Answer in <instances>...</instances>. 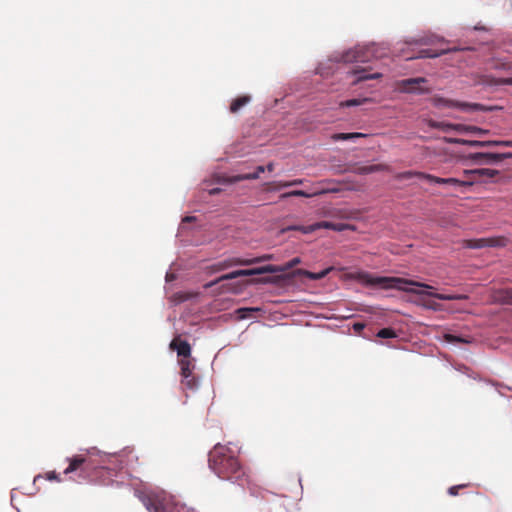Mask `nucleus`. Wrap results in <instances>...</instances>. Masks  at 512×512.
I'll use <instances>...</instances> for the list:
<instances>
[{"label": "nucleus", "instance_id": "nucleus-39", "mask_svg": "<svg viewBox=\"0 0 512 512\" xmlns=\"http://www.w3.org/2000/svg\"><path fill=\"white\" fill-rule=\"evenodd\" d=\"M501 146L512 147V141H510V140H501Z\"/></svg>", "mask_w": 512, "mask_h": 512}, {"label": "nucleus", "instance_id": "nucleus-16", "mask_svg": "<svg viewBox=\"0 0 512 512\" xmlns=\"http://www.w3.org/2000/svg\"><path fill=\"white\" fill-rule=\"evenodd\" d=\"M352 74L356 76V80L353 82L354 84L365 81V80H371V79H379L382 77L381 73H368L366 68H355L352 71Z\"/></svg>", "mask_w": 512, "mask_h": 512}, {"label": "nucleus", "instance_id": "nucleus-35", "mask_svg": "<svg viewBox=\"0 0 512 512\" xmlns=\"http://www.w3.org/2000/svg\"><path fill=\"white\" fill-rule=\"evenodd\" d=\"M329 270H324L320 273H313V272H310V271H303V274L306 275L308 278L312 279V280H318V279H321L323 277H325L327 274H328Z\"/></svg>", "mask_w": 512, "mask_h": 512}, {"label": "nucleus", "instance_id": "nucleus-31", "mask_svg": "<svg viewBox=\"0 0 512 512\" xmlns=\"http://www.w3.org/2000/svg\"><path fill=\"white\" fill-rule=\"evenodd\" d=\"M370 101L369 98H362V99H350L346 101H342L340 103L341 107H352V106H359L366 102Z\"/></svg>", "mask_w": 512, "mask_h": 512}, {"label": "nucleus", "instance_id": "nucleus-19", "mask_svg": "<svg viewBox=\"0 0 512 512\" xmlns=\"http://www.w3.org/2000/svg\"><path fill=\"white\" fill-rule=\"evenodd\" d=\"M498 171L497 170H493V169H488V168H481V169H474V170H465L464 171V174L466 176H475L477 175L478 177H489V178H493L495 177L496 175H498Z\"/></svg>", "mask_w": 512, "mask_h": 512}, {"label": "nucleus", "instance_id": "nucleus-26", "mask_svg": "<svg viewBox=\"0 0 512 512\" xmlns=\"http://www.w3.org/2000/svg\"><path fill=\"white\" fill-rule=\"evenodd\" d=\"M366 137V134L354 132V133H335L331 136L333 141H344V140H352L356 138Z\"/></svg>", "mask_w": 512, "mask_h": 512}, {"label": "nucleus", "instance_id": "nucleus-30", "mask_svg": "<svg viewBox=\"0 0 512 512\" xmlns=\"http://www.w3.org/2000/svg\"><path fill=\"white\" fill-rule=\"evenodd\" d=\"M458 50H459L458 48H452V49L441 50L440 52H437V53H432L431 50L426 49V50L421 51V57L434 58V57H438L442 54H445V53H448L451 51H458Z\"/></svg>", "mask_w": 512, "mask_h": 512}, {"label": "nucleus", "instance_id": "nucleus-20", "mask_svg": "<svg viewBox=\"0 0 512 512\" xmlns=\"http://www.w3.org/2000/svg\"><path fill=\"white\" fill-rule=\"evenodd\" d=\"M251 100L249 95H242L235 98L230 104V112L237 113L242 107L248 104Z\"/></svg>", "mask_w": 512, "mask_h": 512}, {"label": "nucleus", "instance_id": "nucleus-21", "mask_svg": "<svg viewBox=\"0 0 512 512\" xmlns=\"http://www.w3.org/2000/svg\"><path fill=\"white\" fill-rule=\"evenodd\" d=\"M428 126L430 128H434V129H439V130H442L444 132H448L450 130H455L456 131V127L458 126V124H452V123H446V122H438V121H435V120H428L427 122Z\"/></svg>", "mask_w": 512, "mask_h": 512}, {"label": "nucleus", "instance_id": "nucleus-8", "mask_svg": "<svg viewBox=\"0 0 512 512\" xmlns=\"http://www.w3.org/2000/svg\"><path fill=\"white\" fill-rule=\"evenodd\" d=\"M68 461L69 465L64 470L65 475L79 471V475L84 478L86 473L91 468V461L82 455H75L71 458H68Z\"/></svg>", "mask_w": 512, "mask_h": 512}, {"label": "nucleus", "instance_id": "nucleus-2", "mask_svg": "<svg viewBox=\"0 0 512 512\" xmlns=\"http://www.w3.org/2000/svg\"><path fill=\"white\" fill-rule=\"evenodd\" d=\"M209 467L221 479L243 481L245 470L236 454L227 446L216 444L209 453Z\"/></svg>", "mask_w": 512, "mask_h": 512}, {"label": "nucleus", "instance_id": "nucleus-38", "mask_svg": "<svg viewBox=\"0 0 512 512\" xmlns=\"http://www.w3.org/2000/svg\"><path fill=\"white\" fill-rule=\"evenodd\" d=\"M486 147L490 146H501V140H489L485 141Z\"/></svg>", "mask_w": 512, "mask_h": 512}, {"label": "nucleus", "instance_id": "nucleus-11", "mask_svg": "<svg viewBox=\"0 0 512 512\" xmlns=\"http://www.w3.org/2000/svg\"><path fill=\"white\" fill-rule=\"evenodd\" d=\"M425 82H427V80L423 77L410 78L402 80L400 86L404 92L424 94L429 92V89L421 87V83Z\"/></svg>", "mask_w": 512, "mask_h": 512}, {"label": "nucleus", "instance_id": "nucleus-29", "mask_svg": "<svg viewBox=\"0 0 512 512\" xmlns=\"http://www.w3.org/2000/svg\"><path fill=\"white\" fill-rule=\"evenodd\" d=\"M319 194L318 192H314V193H307L303 190H293V191H290V192H286V193H283L280 197L282 199H285V198H288V197H306V198H310V197H313L315 195Z\"/></svg>", "mask_w": 512, "mask_h": 512}, {"label": "nucleus", "instance_id": "nucleus-14", "mask_svg": "<svg viewBox=\"0 0 512 512\" xmlns=\"http://www.w3.org/2000/svg\"><path fill=\"white\" fill-rule=\"evenodd\" d=\"M264 171H265L264 166H258L256 168V171L253 173H247V174L237 175V176H233V177H223L222 182L231 184V183H236V182H239L242 180L258 179L260 174L263 173Z\"/></svg>", "mask_w": 512, "mask_h": 512}, {"label": "nucleus", "instance_id": "nucleus-7", "mask_svg": "<svg viewBox=\"0 0 512 512\" xmlns=\"http://www.w3.org/2000/svg\"><path fill=\"white\" fill-rule=\"evenodd\" d=\"M463 247L469 249H481L485 247H502L506 245V238L504 237H488L479 239L463 240Z\"/></svg>", "mask_w": 512, "mask_h": 512}, {"label": "nucleus", "instance_id": "nucleus-42", "mask_svg": "<svg viewBox=\"0 0 512 512\" xmlns=\"http://www.w3.org/2000/svg\"><path fill=\"white\" fill-rule=\"evenodd\" d=\"M192 219H193L192 217L187 216V217L184 218V221L190 222Z\"/></svg>", "mask_w": 512, "mask_h": 512}, {"label": "nucleus", "instance_id": "nucleus-13", "mask_svg": "<svg viewBox=\"0 0 512 512\" xmlns=\"http://www.w3.org/2000/svg\"><path fill=\"white\" fill-rule=\"evenodd\" d=\"M373 48L366 49H355L352 51H348L344 55L345 62H365L368 59V55L373 52Z\"/></svg>", "mask_w": 512, "mask_h": 512}, {"label": "nucleus", "instance_id": "nucleus-6", "mask_svg": "<svg viewBox=\"0 0 512 512\" xmlns=\"http://www.w3.org/2000/svg\"><path fill=\"white\" fill-rule=\"evenodd\" d=\"M270 259H271V255H264V256L252 258V259H243V258L233 257V258L225 259L223 261L215 263L210 268L213 272H219V271L226 270L233 266L252 265V264L259 263V262H262L265 260H270Z\"/></svg>", "mask_w": 512, "mask_h": 512}, {"label": "nucleus", "instance_id": "nucleus-4", "mask_svg": "<svg viewBox=\"0 0 512 512\" xmlns=\"http://www.w3.org/2000/svg\"><path fill=\"white\" fill-rule=\"evenodd\" d=\"M430 102L435 107H447V108H459L464 111H484L486 110L482 104L479 103H468L460 102L451 99H447L441 96H433L430 98Z\"/></svg>", "mask_w": 512, "mask_h": 512}, {"label": "nucleus", "instance_id": "nucleus-9", "mask_svg": "<svg viewBox=\"0 0 512 512\" xmlns=\"http://www.w3.org/2000/svg\"><path fill=\"white\" fill-rule=\"evenodd\" d=\"M506 158H512V152L508 153H490L476 152L469 155V159L477 164H493L498 163Z\"/></svg>", "mask_w": 512, "mask_h": 512}, {"label": "nucleus", "instance_id": "nucleus-28", "mask_svg": "<svg viewBox=\"0 0 512 512\" xmlns=\"http://www.w3.org/2000/svg\"><path fill=\"white\" fill-rule=\"evenodd\" d=\"M383 169V166L380 165V164H375V165H368V166H361V167H358L355 172L357 174H360V175H366V174H371V173H374V172H377V171H380Z\"/></svg>", "mask_w": 512, "mask_h": 512}, {"label": "nucleus", "instance_id": "nucleus-40", "mask_svg": "<svg viewBox=\"0 0 512 512\" xmlns=\"http://www.w3.org/2000/svg\"><path fill=\"white\" fill-rule=\"evenodd\" d=\"M274 169V164L273 163H269L266 167H265V170H268L269 172L273 171Z\"/></svg>", "mask_w": 512, "mask_h": 512}, {"label": "nucleus", "instance_id": "nucleus-36", "mask_svg": "<svg viewBox=\"0 0 512 512\" xmlns=\"http://www.w3.org/2000/svg\"><path fill=\"white\" fill-rule=\"evenodd\" d=\"M466 487H468V484H460V485L452 486L448 489V494L451 496H456V495H458V492L460 489H463Z\"/></svg>", "mask_w": 512, "mask_h": 512}, {"label": "nucleus", "instance_id": "nucleus-37", "mask_svg": "<svg viewBox=\"0 0 512 512\" xmlns=\"http://www.w3.org/2000/svg\"><path fill=\"white\" fill-rule=\"evenodd\" d=\"M346 225L342 223H333L330 222L329 229L334 231H343L345 229Z\"/></svg>", "mask_w": 512, "mask_h": 512}, {"label": "nucleus", "instance_id": "nucleus-12", "mask_svg": "<svg viewBox=\"0 0 512 512\" xmlns=\"http://www.w3.org/2000/svg\"><path fill=\"white\" fill-rule=\"evenodd\" d=\"M170 348L177 351L180 359H191V346L187 341L176 338L170 343Z\"/></svg>", "mask_w": 512, "mask_h": 512}, {"label": "nucleus", "instance_id": "nucleus-15", "mask_svg": "<svg viewBox=\"0 0 512 512\" xmlns=\"http://www.w3.org/2000/svg\"><path fill=\"white\" fill-rule=\"evenodd\" d=\"M330 222L329 221H321L314 223L312 225L308 226H290L285 229V231L294 230V231H300L304 234L312 233L318 229H329Z\"/></svg>", "mask_w": 512, "mask_h": 512}, {"label": "nucleus", "instance_id": "nucleus-10", "mask_svg": "<svg viewBox=\"0 0 512 512\" xmlns=\"http://www.w3.org/2000/svg\"><path fill=\"white\" fill-rule=\"evenodd\" d=\"M179 365L183 384L189 389L196 388L197 382L195 377L192 375V371L194 370L193 361L191 359H179Z\"/></svg>", "mask_w": 512, "mask_h": 512}, {"label": "nucleus", "instance_id": "nucleus-41", "mask_svg": "<svg viewBox=\"0 0 512 512\" xmlns=\"http://www.w3.org/2000/svg\"><path fill=\"white\" fill-rule=\"evenodd\" d=\"M48 478L49 479H56L57 477H56L55 473H51V474H49Z\"/></svg>", "mask_w": 512, "mask_h": 512}, {"label": "nucleus", "instance_id": "nucleus-23", "mask_svg": "<svg viewBox=\"0 0 512 512\" xmlns=\"http://www.w3.org/2000/svg\"><path fill=\"white\" fill-rule=\"evenodd\" d=\"M303 183V179H294L292 181H278L270 183L269 185H273V187L268 188V190H280L282 188L292 187L301 185Z\"/></svg>", "mask_w": 512, "mask_h": 512}, {"label": "nucleus", "instance_id": "nucleus-27", "mask_svg": "<svg viewBox=\"0 0 512 512\" xmlns=\"http://www.w3.org/2000/svg\"><path fill=\"white\" fill-rule=\"evenodd\" d=\"M448 142L454 143V144L469 145L472 147H486L485 141H478V140H464V139L454 138V139H449Z\"/></svg>", "mask_w": 512, "mask_h": 512}, {"label": "nucleus", "instance_id": "nucleus-24", "mask_svg": "<svg viewBox=\"0 0 512 512\" xmlns=\"http://www.w3.org/2000/svg\"><path fill=\"white\" fill-rule=\"evenodd\" d=\"M146 505L150 511L153 509V512H180V510L176 507L171 508L169 511H167V509L163 507L162 504L157 499L149 498V503Z\"/></svg>", "mask_w": 512, "mask_h": 512}, {"label": "nucleus", "instance_id": "nucleus-5", "mask_svg": "<svg viewBox=\"0 0 512 512\" xmlns=\"http://www.w3.org/2000/svg\"><path fill=\"white\" fill-rule=\"evenodd\" d=\"M412 176H417L421 179H425L431 183H437V184H450L453 186H459V187H468L472 186L474 181L471 179L467 180H459L456 178H440L431 174H426L423 172H405L402 174L403 178H411Z\"/></svg>", "mask_w": 512, "mask_h": 512}, {"label": "nucleus", "instance_id": "nucleus-3", "mask_svg": "<svg viewBox=\"0 0 512 512\" xmlns=\"http://www.w3.org/2000/svg\"><path fill=\"white\" fill-rule=\"evenodd\" d=\"M299 263H300L299 258H293L285 266L267 265V266H263V267L252 268V269L235 270L230 273L224 274L213 281L206 283L204 285V288L209 289L223 281L236 279L238 277L260 275V274H265V273L283 272L287 269H290V268L296 266Z\"/></svg>", "mask_w": 512, "mask_h": 512}, {"label": "nucleus", "instance_id": "nucleus-18", "mask_svg": "<svg viewBox=\"0 0 512 512\" xmlns=\"http://www.w3.org/2000/svg\"><path fill=\"white\" fill-rule=\"evenodd\" d=\"M481 83L488 86H501V85H511L512 86V77L509 78H496L490 75H484L481 78Z\"/></svg>", "mask_w": 512, "mask_h": 512}, {"label": "nucleus", "instance_id": "nucleus-17", "mask_svg": "<svg viewBox=\"0 0 512 512\" xmlns=\"http://www.w3.org/2000/svg\"><path fill=\"white\" fill-rule=\"evenodd\" d=\"M244 287H245L244 282L224 283V284H221L217 288V293L218 294H223V293L240 294L243 291Z\"/></svg>", "mask_w": 512, "mask_h": 512}, {"label": "nucleus", "instance_id": "nucleus-33", "mask_svg": "<svg viewBox=\"0 0 512 512\" xmlns=\"http://www.w3.org/2000/svg\"><path fill=\"white\" fill-rule=\"evenodd\" d=\"M444 339H445V341H447L449 343H469L470 342L466 338L456 336L453 334H449V333L444 335Z\"/></svg>", "mask_w": 512, "mask_h": 512}, {"label": "nucleus", "instance_id": "nucleus-44", "mask_svg": "<svg viewBox=\"0 0 512 512\" xmlns=\"http://www.w3.org/2000/svg\"><path fill=\"white\" fill-rule=\"evenodd\" d=\"M218 192V189H213L210 191L211 194H216Z\"/></svg>", "mask_w": 512, "mask_h": 512}, {"label": "nucleus", "instance_id": "nucleus-32", "mask_svg": "<svg viewBox=\"0 0 512 512\" xmlns=\"http://www.w3.org/2000/svg\"><path fill=\"white\" fill-rule=\"evenodd\" d=\"M260 311L259 308H239L236 310L239 319H246L251 316L253 312Z\"/></svg>", "mask_w": 512, "mask_h": 512}, {"label": "nucleus", "instance_id": "nucleus-43", "mask_svg": "<svg viewBox=\"0 0 512 512\" xmlns=\"http://www.w3.org/2000/svg\"><path fill=\"white\" fill-rule=\"evenodd\" d=\"M354 327H355L356 329H361V328H363V325H362V324H355V326H354Z\"/></svg>", "mask_w": 512, "mask_h": 512}, {"label": "nucleus", "instance_id": "nucleus-34", "mask_svg": "<svg viewBox=\"0 0 512 512\" xmlns=\"http://www.w3.org/2000/svg\"><path fill=\"white\" fill-rule=\"evenodd\" d=\"M377 336L385 339L394 338L396 337V332L392 328H383L379 330Z\"/></svg>", "mask_w": 512, "mask_h": 512}, {"label": "nucleus", "instance_id": "nucleus-25", "mask_svg": "<svg viewBox=\"0 0 512 512\" xmlns=\"http://www.w3.org/2000/svg\"><path fill=\"white\" fill-rule=\"evenodd\" d=\"M456 131L459 133H474L479 135L487 134L488 131L476 126H469L464 124H458Z\"/></svg>", "mask_w": 512, "mask_h": 512}, {"label": "nucleus", "instance_id": "nucleus-22", "mask_svg": "<svg viewBox=\"0 0 512 512\" xmlns=\"http://www.w3.org/2000/svg\"><path fill=\"white\" fill-rule=\"evenodd\" d=\"M495 299L502 304L512 305V288L501 289L497 291Z\"/></svg>", "mask_w": 512, "mask_h": 512}, {"label": "nucleus", "instance_id": "nucleus-1", "mask_svg": "<svg viewBox=\"0 0 512 512\" xmlns=\"http://www.w3.org/2000/svg\"><path fill=\"white\" fill-rule=\"evenodd\" d=\"M352 278L366 285L380 286L385 289L395 288L416 294H426L440 300H464L468 298L467 295L462 294H440L427 292L426 289H433V287L428 284L400 277H381L373 276L367 272H357L352 276Z\"/></svg>", "mask_w": 512, "mask_h": 512}]
</instances>
